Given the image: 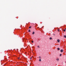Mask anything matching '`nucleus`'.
<instances>
[{"label":"nucleus","mask_w":66,"mask_h":66,"mask_svg":"<svg viewBox=\"0 0 66 66\" xmlns=\"http://www.w3.org/2000/svg\"><path fill=\"white\" fill-rule=\"evenodd\" d=\"M60 51L61 52H63V50H60Z\"/></svg>","instance_id":"obj_1"},{"label":"nucleus","mask_w":66,"mask_h":66,"mask_svg":"<svg viewBox=\"0 0 66 66\" xmlns=\"http://www.w3.org/2000/svg\"><path fill=\"white\" fill-rule=\"evenodd\" d=\"M60 40L59 39H58L57 40V42L58 43H59V42H60Z\"/></svg>","instance_id":"obj_2"},{"label":"nucleus","mask_w":66,"mask_h":66,"mask_svg":"<svg viewBox=\"0 0 66 66\" xmlns=\"http://www.w3.org/2000/svg\"><path fill=\"white\" fill-rule=\"evenodd\" d=\"M57 49L58 50H60V48H57Z\"/></svg>","instance_id":"obj_3"},{"label":"nucleus","mask_w":66,"mask_h":66,"mask_svg":"<svg viewBox=\"0 0 66 66\" xmlns=\"http://www.w3.org/2000/svg\"><path fill=\"white\" fill-rule=\"evenodd\" d=\"M39 61L40 62H41L42 61V60H41V59H40L39 60Z\"/></svg>","instance_id":"obj_4"},{"label":"nucleus","mask_w":66,"mask_h":66,"mask_svg":"<svg viewBox=\"0 0 66 66\" xmlns=\"http://www.w3.org/2000/svg\"><path fill=\"white\" fill-rule=\"evenodd\" d=\"M64 38H66V36L64 35Z\"/></svg>","instance_id":"obj_5"},{"label":"nucleus","mask_w":66,"mask_h":66,"mask_svg":"<svg viewBox=\"0 0 66 66\" xmlns=\"http://www.w3.org/2000/svg\"><path fill=\"white\" fill-rule=\"evenodd\" d=\"M59 58H58L57 59H56V60H57V61H59Z\"/></svg>","instance_id":"obj_6"},{"label":"nucleus","mask_w":66,"mask_h":66,"mask_svg":"<svg viewBox=\"0 0 66 66\" xmlns=\"http://www.w3.org/2000/svg\"><path fill=\"white\" fill-rule=\"evenodd\" d=\"M28 32H31V31H30V29L29 30Z\"/></svg>","instance_id":"obj_7"},{"label":"nucleus","mask_w":66,"mask_h":66,"mask_svg":"<svg viewBox=\"0 0 66 66\" xmlns=\"http://www.w3.org/2000/svg\"><path fill=\"white\" fill-rule=\"evenodd\" d=\"M34 33H35V32H33L32 33V34H34Z\"/></svg>","instance_id":"obj_8"},{"label":"nucleus","mask_w":66,"mask_h":66,"mask_svg":"<svg viewBox=\"0 0 66 66\" xmlns=\"http://www.w3.org/2000/svg\"><path fill=\"white\" fill-rule=\"evenodd\" d=\"M52 39V38H50V39L51 40Z\"/></svg>","instance_id":"obj_9"},{"label":"nucleus","mask_w":66,"mask_h":66,"mask_svg":"<svg viewBox=\"0 0 66 66\" xmlns=\"http://www.w3.org/2000/svg\"><path fill=\"white\" fill-rule=\"evenodd\" d=\"M31 26H30V27H29V29H30V28H31Z\"/></svg>","instance_id":"obj_10"},{"label":"nucleus","mask_w":66,"mask_h":66,"mask_svg":"<svg viewBox=\"0 0 66 66\" xmlns=\"http://www.w3.org/2000/svg\"><path fill=\"white\" fill-rule=\"evenodd\" d=\"M63 31H64V32H65V29H64L63 30Z\"/></svg>","instance_id":"obj_11"},{"label":"nucleus","mask_w":66,"mask_h":66,"mask_svg":"<svg viewBox=\"0 0 66 66\" xmlns=\"http://www.w3.org/2000/svg\"><path fill=\"white\" fill-rule=\"evenodd\" d=\"M38 47L39 48H40V46H38Z\"/></svg>","instance_id":"obj_12"},{"label":"nucleus","mask_w":66,"mask_h":66,"mask_svg":"<svg viewBox=\"0 0 66 66\" xmlns=\"http://www.w3.org/2000/svg\"><path fill=\"white\" fill-rule=\"evenodd\" d=\"M58 32L60 31V30L59 29H58Z\"/></svg>","instance_id":"obj_13"},{"label":"nucleus","mask_w":66,"mask_h":66,"mask_svg":"<svg viewBox=\"0 0 66 66\" xmlns=\"http://www.w3.org/2000/svg\"><path fill=\"white\" fill-rule=\"evenodd\" d=\"M61 55H62V54H60V56H61Z\"/></svg>","instance_id":"obj_14"},{"label":"nucleus","mask_w":66,"mask_h":66,"mask_svg":"<svg viewBox=\"0 0 66 66\" xmlns=\"http://www.w3.org/2000/svg\"><path fill=\"white\" fill-rule=\"evenodd\" d=\"M32 43H33V41H32Z\"/></svg>","instance_id":"obj_15"},{"label":"nucleus","mask_w":66,"mask_h":66,"mask_svg":"<svg viewBox=\"0 0 66 66\" xmlns=\"http://www.w3.org/2000/svg\"><path fill=\"white\" fill-rule=\"evenodd\" d=\"M39 58H41V57H40V56H39Z\"/></svg>","instance_id":"obj_16"},{"label":"nucleus","mask_w":66,"mask_h":66,"mask_svg":"<svg viewBox=\"0 0 66 66\" xmlns=\"http://www.w3.org/2000/svg\"><path fill=\"white\" fill-rule=\"evenodd\" d=\"M20 59L19 57H18V59Z\"/></svg>","instance_id":"obj_17"},{"label":"nucleus","mask_w":66,"mask_h":66,"mask_svg":"<svg viewBox=\"0 0 66 66\" xmlns=\"http://www.w3.org/2000/svg\"><path fill=\"white\" fill-rule=\"evenodd\" d=\"M30 59H32V57H30Z\"/></svg>","instance_id":"obj_18"},{"label":"nucleus","mask_w":66,"mask_h":66,"mask_svg":"<svg viewBox=\"0 0 66 66\" xmlns=\"http://www.w3.org/2000/svg\"><path fill=\"white\" fill-rule=\"evenodd\" d=\"M65 30H66V28H65Z\"/></svg>","instance_id":"obj_19"}]
</instances>
